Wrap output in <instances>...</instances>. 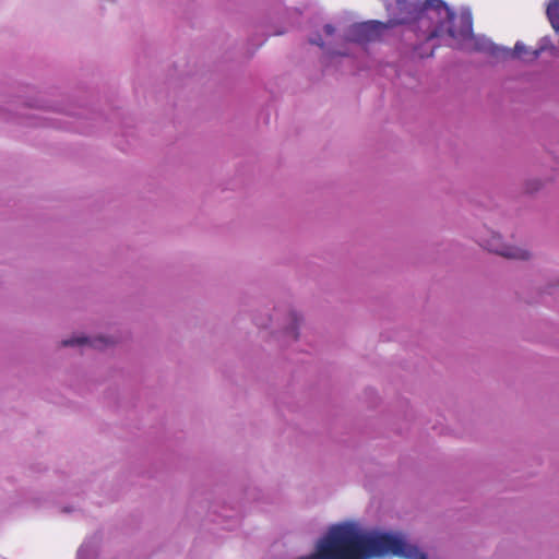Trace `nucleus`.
Masks as SVG:
<instances>
[{
    "label": "nucleus",
    "instance_id": "f03ea898",
    "mask_svg": "<svg viewBox=\"0 0 559 559\" xmlns=\"http://www.w3.org/2000/svg\"><path fill=\"white\" fill-rule=\"evenodd\" d=\"M396 24L395 21L390 20L388 23L379 21H367L356 23L348 28L347 39L355 43H368L379 39L383 33L393 27Z\"/></svg>",
    "mask_w": 559,
    "mask_h": 559
},
{
    "label": "nucleus",
    "instance_id": "423d86ee",
    "mask_svg": "<svg viewBox=\"0 0 559 559\" xmlns=\"http://www.w3.org/2000/svg\"><path fill=\"white\" fill-rule=\"evenodd\" d=\"M546 13L554 29L559 32V0L551 1L547 7Z\"/></svg>",
    "mask_w": 559,
    "mask_h": 559
},
{
    "label": "nucleus",
    "instance_id": "7ed1b4c3",
    "mask_svg": "<svg viewBox=\"0 0 559 559\" xmlns=\"http://www.w3.org/2000/svg\"><path fill=\"white\" fill-rule=\"evenodd\" d=\"M481 245L488 251L508 259L527 260L530 258V252L527 250L502 243L500 236L497 234H492L488 240H481Z\"/></svg>",
    "mask_w": 559,
    "mask_h": 559
},
{
    "label": "nucleus",
    "instance_id": "39448f33",
    "mask_svg": "<svg viewBox=\"0 0 559 559\" xmlns=\"http://www.w3.org/2000/svg\"><path fill=\"white\" fill-rule=\"evenodd\" d=\"M110 342L107 338L104 337H96L93 340H90L87 337H73L70 340L62 341V346H73V345H84L88 344L94 348L103 349L105 348Z\"/></svg>",
    "mask_w": 559,
    "mask_h": 559
},
{
    "label": "nucleus",
    "instance_id": "20e7f679",
    "mask_svg": "<svg viewBox=\"0 0 559 559\" xmlns=\"http://www.w3.org/2000/svg\"><path fill=\"white\" fill-rule=\"evenodd\" d=\"M500 51L502 52L503 56H507V57L520 58L525 61H533L538 58V56L542 51V48L535 49V50H530L524 44H522L520 41H518L515 44L514 49L512 51L508 50V49H499L498 47L492 46V45L489 47V52L492 56L498 57Z\"/></svg>",
    "mask_w": 559,
    "mask_h": 559
},
{
    "label": "nucleus",
    "instance_id": "1a4fd4ad",
    "mask_svg": "<svg viewBox=\"0 0 559 559\" xmlns=\"http://www.w3.org/2000/svg\"><path fill=\"white\" fill-rule=\"evenodd\" d=\"M310 43L313 44V45H317L319 47H323V45H324L323 40H322V38L320 36H318L314 39H311Z\"/></svg>",
    "mask_w": 559,
    "mask_h": 559
},
{
    "label": "nucleus",
    "instance_id": "6e6552de",
    "mask_svg": "<svg viewBox=\"0 0 559 559\" xmlns=\"http://www.w3.org/2000/svg\"><path fill=\"white\" fill-rule=\"evenodd\" d=\"M334 31H335V29H334V27H333L331 24H326V25L324 26V32H325V34H326L328 36L333 35V34H334Z\"/></svg>",
    "mask_w": 559,
    "mask_h": 559
},
{
    "label": "nucleus",
    "instance_id": "0eeeda50",
    "mask_svg": "<svg viewBox=\"0 0 559 559\" xmlns=\"http://www.w3.org/2000/svg\"><path fill=\"white\" fill-rule=\"evenodd\" d=\"M290 317H292V321H293L295 324H297V322H298V317H297V314H296L295 312H292V313H290ZM290 333H292L293 338H295V340H296V338L298 337V334H297V332H296V325H294V326L290 329Z\"/></svg>",
    "mask_w": 559,
    "mask_h": 559
},
{
    "label": "nucleus",
    "instance_id": "f257e3e1",
    "mask_svg": "<svg viewBox=\"0 0 559 559\" xmlns=\"http://www.w3.org/2000/svg\"><path fill=\"white\" fill-rule=\"evenodd\" d=\"M430 11H435L439 16H443V20L428 34V40L444 34L452 39L465 38L471 34V21L464 16H456L442 0H426L421 12L428 13Z\"/></svg>",
    "mask_w": 559,
    "mask_h": 559
}]
</instances>
